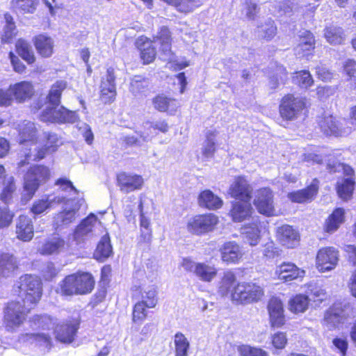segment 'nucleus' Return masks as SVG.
<instances>
[{
  "instance_id": "f257e3e1",
  "label": "nucleus",
  "mask_w": 356,
  "mask_h": 356,
  "mask_svg": "<svg viewBox=\"0 0 356 356\" xmlns=\"http://www.w3.org/2000/svg\"><path fill=\"white\" fill-rule=\"evenodd\" d=\"M92 275L86 272H77L66 276L60 283V293L63 296L86 295L94 289Z\"/></svg>"
},
{
  "instance_id": "f03ea898",
  "label": "nucleus",
  "mask_w": 356,
  "mask_h": 356,
  "mask_svg": "<svg viewBox=\"0 0 356 356\" xmlns=\"http://www.w3.org/2000/svg\"><path fill=\"white\" fill-rule=\"evenodd\" d=\"M14 290L17 293L18 299L33 307L42 296L41 281L36 276L25 275L19 277Z\"/></svg>"
},
{
  "instance_id": "7ed1b4c3",
  "label": "nucleus",
  "mask_w": 356,
  "mask_h": 356,
  "mask_svg": "<svg viewBox=\"0 0 356 356\" xmlns=\"http://www.w3.org/2000/svg\"><path fill=\"white\" fill-rule=\"evenodd\" d=\"M33 307L28 303L21 304L20 300H12L4 309V323L8 330L19 327L24 321L26 314Z\"/></svg>"
},
{
  "instance_id": "20e7f679",
  "label": "nucleus",
  "mask_w": 356,
  "mask_h": 356,
  "mask_svg": "<svg viewBox=\"0 0 356 356\" xmlns=\"http://www.w3.org/2000/svg\"><path fill=\"white\" fill-rule=\"evenodd\" d=\"M49 177V169L42 165L31 167L24 177V196L27 200L33 197L39 186Z\"/></svg>"
},
{
  "instance_id": "39448f33",
  "label": "nucleus",
  "mask_w": 356,
  "mask_h": 356,
  "mask_svg": "<svg viewBox=\"0 0 356 356\" xmlns=\"http://www.w3.org/2000/svg\"><path fill=\"white\" fill-rule=\"evenodd\" d=\"M64 197L65 200L62 202L64 203L63 209L57 213L54 219V226L56 229L69 225L76 219L83 201L82 199Z\"/></svg>"
},
{
  "instance_id": "423d86ee",
  "label": "nucleus",
  "mask_w": 356,
  "mask_h": 356,
  "mask_svg": "<svg viewBox=\"0 0 356 356\" xmlns=\"http://www.w3.org/2000/svg\"><path fill=\"white\" fill-rule=\"evenodd\" d=\"M355 316V312L350 305H346L341 308L335 305L325 313L323 324L327 329L332 330L345 323L349 318H354Z\"/></svg>"
},
{
  "instance_id": "0eeeda50",
  "label": "nucleus",
  "mask_w": 356,
  "mask_h": 356,
  "mask_svg": "<svg viewBox=\"0 0 356 356\" xmlns=\"http://www.w3.org/2000/svg\"><path fill=\"white\" fill-rule=\"evenodd\" d=\"M264 296L263 289L252 282L238 283L233 294V301L241 304H249L258 302Z\"/></svg>"
},
{
  "instance_id": "6e6552de",
  "label": "nucleus",
  "mask_w": 356,
  "mask_h": 356,
  "mask_svg": "<svg viewBox=\"0 0 356 356\" xmlns=\"http://www.w3.org/2000/svg\"><path fill=\"white\" fill-rule=\"evenodd\" d=\"M327 168L332 172L343 171V173L348 176L338 183L337 193L339 197L343 200L349 199L354 190L355 181L351 175L353 174V170L349 165H344L339 162L329 163Z\"/></svg>"
},
{
  "instance_id": "1a4fd4ad",
  "label": "nucleus",
  "mask_w": 356,
  "mask_h": 356,
  "mask_svg": "<svg viewBox=\"0 0 356 356\" xmlns=\"http://www.w3.org/2000/svg\"><path fill=\"white\" fill-rule=\"evenodd\" d=\"M43 122L57 123H75L79 116L75 111L67 110L63 106H46L40 114Z\"/></svg>"
},
{
  "instance_id": "9d476101",
  "label": "nucleus",
  "mask_w": 356,
  "mask_h": 356,
  "mask_svg": "<svg viewBox=\"0 0 356 356\" xmlns=\"http://www.w3.org/2000/svg\"><path fill=\"white\" fill-rule=\"evenodd\" d=\"M305 107L304 99L289 94L282 99L280 105V114L283 119L293 120L298 118Z\"/></svg>"
},
{
  "instance_id": "9b49d317",
  "label": "nucleus",
  "mask_w": 356,
  "mask_h": 356,
  "mask_svg": "<svg viewBox=\"0 0 356 356\" xmlns=\"http://www.w3.org/2000/svg\"><path fill=\"white\" fill-rule=\"evenodd\" d=\"M102 228V223L98 221L97 216L90 213L76 227L72 235L73 240L79 244L86 238L97 235L98 231H101Z\"/></svg>"
},
{
  "instance_id": "f8f14e48",
  "label": "nucleus",
  "mask_w": 356,
  "mask_h": 356,
  "mask_svg": "<svg viewBox=\"0 0 356 356\" xmlns=\"http://www.w3.org/2000/svg\"><path fill=\"white\" fill-rule=\"evenodd\" d=\"M46 143L40 147L37 145L36 151L32 152V149L29 152L24 151V156L26 159L37 160L42 159L48 154L56 152L58 147L62 145V141L57 134L54 133L45 134Z\"/></svg>"
},
{
  "instance_id": "ddd939ff",
  "label": "nucleus",
  "mask_w": 356,
  "mask_h": 356,
  "mask_svg": "<svg viewBox=\"0 0 356 356\" xmlns=\"http://www.w3.org/2000/svg\"><path fill=\"white\" fill-rule=\"evenodd\" d=\"M339 251L333 247L321 248L316 257V266L321 272L330 271L336 268L339 262Z\"/></svg>"
},
{
  "instance_id": "4468645a",
  "label": "nucleus",
  "mask_w": 356,
  "mask_h": 356,
  "mask_svg": "<svg viewBox=\"0 0 356 356\" xmlns=\"http://www.w3.org/2000/svg\"><path fill=\"white\" fill-rule=\"evenodd\" d=\"M218 222V218L212 214L198 215L190 219L187 223L188 230L200 234L211 231Z\"/></svg>"
},
{
  "instance_id": "2eb2a0df",
  "label": "nucleus",
  "mask_w": 356,
  "mask_h": 356,
  "mask_svg": "<svg viewBox=\"0 0 356 356\" xmlns=\"http://www.w3.org/2000/svg\"><path fill=\"white\" fill-rule=\"evenodd\" d=\"M254 204L257 211L264 215H275L273 191L269 188H262L256 192Z\"/></svg>"
},
{
  "instance_id": "dca6fc26",
  "label": "nucleus",
  "mask_w": 356,
  "mask_h": 356,
  "mask_svg": "<svg viewBox=\"0 0 356 356\" xmlns=\"http://www.w3.org/2000/svg\"><path fill=\"white\" fill-rule=\"evenodd\" d=\"M252 191L249 181L242 176L236 177L229 188L231 197L241 201H250Z\"/></svg>"
},
{
  "instance_id": "f3484780",
  "label": "nucleus",
  "mask_w": 356,
  "mask_h": 356,
  "mask_svg": "<svg viewBox=\"0 0 356 356\" xmlns=\"http://www.w3.org/2000/svg\"><path fill=\"white\" fill-rule=\"evenodd\" d=\"M268 312L270 325L280 327L285 323L284 305L282 300L277 297H272L268 303Z\"/></svg>"
},
{
  "instance_id": "a211bd4d",
  "label": "nucleus",
  "mask_w": 356,
  "mask_h": 356,
  "mask_svg": "<svg viewBox=\"0 0 356 356\" xmlns=\"http://www.w3.org/2000/svg\"><path fill=\"white\" fill-rule=\"evenodd\" d=\"M79 325V321L75 319L57 324L54 328L56 339L64 343H71L74 339Z\"/></svg>"
},
{
  "instance_id": "6ab92c4d",
  "label": "nucleus",
  "mask_w": 356,
  "mask_h": 356,
  "mask_svg": "<svg viewBox=\"0 0 356 356\" xmlns=\"http://www.w3.org/2000/svg\"><path fill=\"white\" fill-rule=\"evenodd\" d=\"M275 274L280 280L290 282L302 278L305 276V271L293 263L283 262L276 267Z\"/></svg>"
},
{
  "instance_id": "aec40b11",
  "label": "nucleus",
  "mask_w": 356,
  "mask_h": 356,
  "mask_svg": "<svg viewBox=\"0 0 356 356\" xmlns=\"http://www.w3.org/2000/svg\"><path fill=\"white\" fill-rule=\"evenodd\" d=\"M38 129L35 124L31 121H24L19 124V140L20 144L29 143L32 152L36 151L37 144L35 143L38 136Z\"/></svg>"
},
{
  "instance_id": "412c9836",
  "label": "nucleus",
  "mask_w": 356,
  "mask_h": 356,
  "mask_svg": "<svg viewBox=\"0 0 356 356\" xmlns=\"http://www.w3.org/2000/svg\"><path fill=\"white\" fill-rule=\"evenodd\" d=\"M321 131L327 136H342L348 134L351 129H345L342 124L332 115L324 116L318 121Z\"/></svg>"
},
{
  "instance_id": "4be33fe9",
  "label": "nucleus",
  "mask_w": 356,
  "mask_h": 356,
  "mask_svg": "<svg viewBox=\"0 0 356 356\" xmlns=\"http://www.w3.org/2000/svg\"><path fill=\"white\" fill-rule=\"evenodd\" d=\"M152 42L159 45V49L163 55V59L170 62L172 61L174 56L171 51V33L167 27H161L157 34L154 36Z\"/></svg>"
},
{
  "instance_id": "5701e85b",
  "label": "nucleus",
  "mask_w": 356,
  "mask_h": 356,
  "mask_svg": "<svg viewBox=\"0 0 356 356\" xmlns=\"http://www.w3.org/2000/svg\"><path fill=\"white\" fill-rule=\"evenodd\" d=\"M276 236L279 242L289 248H293L299 243L298 232L289 225H284L277 228Z\"/></svg>"
},
{
  "instance_id": "b1692460",
  "label": "nucleus",
  "mask_w": 356,
  "mask_h": 356,
  "mask_svg": "<svg viewBox=\"0 0 356 356\" xmlns=\"http://www.w3.org/2000/svg\"><path fill=\"white\" fill-rule=\"evenodd\" d=\"M318 191V181L314 179L311 184L305 189L299 190L288 194L289 199L296 203L312 202Z\"/></svg>"
},
{
  "instance_id": "393cba45",
  "label": "nucleus",
  "mask_w": 356,
  "mask_h": 356,
  "mask_svg": "<svg viewBox=\"0 0 356 356\" xmlns=\"http://www.w3.org/2000/svg\"><path fill=\"white\" fill-rule=\"evenodd\" d=\"M9 92L17 102H24L29 99L34 94V88L30 81H21L13 85H10L8 89Z\"/></svg>"
},
{
  "instance_id": "a878e982",
  "label": "nucleus",
  "mask_w": 356,
  "mask_h": 356,
  "mask_svg": "<svg viewBox=\"0 0 356 356\" xmlns=\"http://www.w3.org/2000/svg\"><path fill=\"white\" fill-rule=\"evenodd\" d=\"M236 275L230 271L223 273L218 283V293L223 297H229L233 300V294L238 286Z\"/></svg>"
},
{
  "instance_id": "bb28decb",
  "label": "nucleus",
  "mask_w": 356,
  "mask_h": 356,
  "mask_svg": "<svg viewBox=\"0 0 356 356\" xmlns=\"http://www.w3.org/2000/svg\"><path fill=\"white\" fill-rule=\"evenodd\" d=\"M221 259L227 264H236L243 257V252L236 243L229 241L225 243L220 249Z\"/></svg>"
},
{
  "instance_id": "cd10ccee",
  "label": "nucleus",
  "mask_w": 356,
  "mask_h": 356,
  "mask_svg": "<svg viewBox=\"0 0 356 356\" xmlns=\"http://www.w3.org/2000/svg\"><path fill=\"white\" fill-rule=\"evenodd\" d=\"M115 79L114 70L113 68H108L101 84V96L105 102L113 101L115 97L116 90Z\"/></svg>"
},
{
  "instance_id": "c85d7f7f",
  "label": "nucleus",
  "mask_w": 356,
  "mask_h": 356,
  "mask_svg": "<svg viewBox=\"0 0 356 356\" xmlns=\"http://www.w3.org/2000/svg\"><path fill=\"white\" fill-rule=\"evenodd\" d=\"M120 190L126 193L140 189L143 184V179L137 175L121 173L118 176Z\"/></svg>"
},
{
  "instance_id": "c756f323",
  "label": "nucleus",
  "mask_w": 356,
  "mask_h": 356,
  "mask_svg": "<svg viewBox=\"0 0 356 356\" xmlns=\"http://www.w3.org/2000/svg\"><path fill=\"white\" fill-rule=\"evenodd\" d=\"M18 269V261L12 254L0 253V276L3 277H13Z\"/></svg>"
},
{
  "instance_id": "7c9ffc66",
  "label": "nucleus",
  "mask_w": 356,
  "mask_h": 356,
  "mask_svg": "<svg viewBox=\"0 0 356 356\" xmlns=\"http://www.w3.org/2000/svg\"><path fill=\"white\" fill-rule=\"evenodd\" d=\"M252 213V207L250 201H235L232 203L229 214L234 222H242Z\"/></svg>"
},
{
  "instance_id": "2f4dec72",
  "label": "nucleus",
  "mask_w": 356,
  "mask_h": 356,
  "mask_svg": "<svg viewBox=\"0 0 356 356\" xmlns=\"http://www.w3.org/2000/svg\"><path fill=\"white\" fill-rule=\"evenodd\" d=\"M17 237L23 241H29L33 236L32 220L26 216H20L16 222Z\"/></svg>"
},
{
  "instance_id": "473e14b6",
  "label": "nucleus",
  "mask_w": 356,
  "mask_h": 356,
  "mask_svg": "<svg viewBox=\"0 0 356 356\" xmlns=\"http://www.w3.org/2000/svg\"><path fill=\"white\" fill-rule=\"evenodd\" d=\"M65 200L64 196H50L46 199L38 200L34 202L31 207V211L35 214H42L48 209L54 208L56 205L61 204Z\"/></svg>"
},
{
  "instance_id": "72a5a7b5",
  "label": "nucleus",
  "mask_w": 356,
  "mask_h": 356,
  "mask_svg": "<svg viewBox=\"0 0 356 356\" xmlns=\"http://www.w3.org/2000/svg\"><path fill=\"white\" fill-rule=\"evenodd\" d=\"M154 108L159 112L175 113L179 106V102L163 95H159L152 99Z\"/></svg>"
},
{
  "instance_id": "f704fd0d",
  "label": "nucleus",
  "mask_w": 356,
  "mask_h": 356,
  "mask_svg": "<svg viewBox=\"0 0 356 356\" xmlns=\"http://www.w3.org/2000/svg\"><path fill=\"white\" fill-rule=\"evenodd\" d=\"M65 241L63 238L54 236L46 240L39 248V252L43 255L59 254L65 248Z\"/></svg>"
},
{
  "instance_id": "c9c22d12",
  "label": "nucleus",
  "mask_w": 356,
  "mask_h": 356,
  "mask_svg": "<svg viewBox=\"0 0 356 356\" xmlns=\"http://www.w3.org/2000/svg\"><path fill=\"white\" fill-rule=\"evenodd\" d=\"M260 223L257 220H254L250 225H245L242 228L244 241L251 246L257 245L260 241Z\"/></svg>"
},
{
  "instance_id": "e433bc0d",
  "label": "nucleus",
  "mask_w": 356,
  "mask_h": 356,
  "mask_svg": "<svg viewBox=\"0 0 356 356\" xmlns=\"http://www.w3.org/2000/svg\"><path fill=\"white\" fill-rule=\"evenodd\" d=\"M314 48V39L312 33L305 31L300 36V40L295 48L296 54L299 56L309 55Z\"/></svg>"
},
{
  "instance_id": "4c0bfd02",
  "label": "nucleus",
  "mask_w": 356,
  "mask_h": 356,
  "mask_svg": "<svg viewBox=\"0 0 356 356\" xmlns=\"http://www.w3.org/2000/svg\"><path fill=\"white\" fill-rule=\"evenodd\" d=\"M35 47L40 55L48 58L53 54V40L47 35H39L34 39Z\"/></svg>"
},
{
  "instance_id": "58836bf2",
  "label": "nucleus",
  "mask_w": 356,
  "mask_h": 356,
  "mask_svg": "<svg viewBox=\"0 0 356 356\" xmlns=\"http://www.w3.org/2000/svg\"><path fill=\"white\" fill-rule=\"evenodd\" d=\"M201 207L209 209H217L222 206L223 201L209 190L202 191L198 197Z\"/></svg>"
},
{
  "instance_id": "ea45409f",
  "label": "nucleus",
  "mask_w": 356,
  "mask_h": 356,
  "mask_svg": "<svg viewBox=\"0 0 356 356\" xmlns=\"http://www.w3.org/2000/svg\"><path fill=\"white\" fill-rule=\"evenodd\" d=\"M344 213L343 209H336L326 220L324 225L325 231L330 234L337 231L344 221Z\"/></svg>"
},
{
  "instance_id": "a19ab883",
  "label": "nucleus",
  "mask_w": 356,
  "mask_h": 356,
  "mask_svg": "<svg viewBox=\"0 0 356 356\" xmlns=\"http://www.w3.org/2000/svg\"><path fill=\"white\" fill-rule=\"evenodd\" d=\"M217 272V269L214 266L205 263H197L195 275L201 281L210 282L216 277Z\"/></svg>"
},
{
  "instance_id": "79ce46f5",
  "label": "nucleus",
  "mask_w": 356,
  "mask_h": 356,
  "mask_svg": "<svg viewBox=\"0 0 356 356\" xmlns=\"http://www.w3.org/2000/svg\"><path fill=\"white\" fill-rule=\"evenodd\" d=\"M309 296L304 294H297L289 301V310L295 314L304 313L309 307Z\"/></svg>"
},
{
  "instance_id": "37998d69",
  "label": "nucleus",
  "mask_w": 356,
  "mask_h": 356,
  "mask_svg": "<svg viewBox=\"0 0 356 356\" xmlns=\"http://www.w3.org/2000/svg\"><path fill=\"white\" fill-rule=\"evenodd\" d=\"M113 253V248L111 245L110 237L108 234L104 235L95 252V258L99 261H104L109 257Z\"/></svg>"
},
{
  "instance_id": "c03bdc74",
  "label": "nucleus",
  "mask_w": 356,
  "mask_h": 356,
  "mask_svg": "<svg viewBox=\"0 0 356 356\" xmlns=\"http://www.w3.org/2000/svg\"><path fill=\"white\" fill-rule=\"evenodd\" d=\"M66 86V82L63 81H58L52 85L47 97V106H59L60 96Z\"/></svg>"
},
{
  "instance_id": "a18cd8bd",
  "label": "nucleus",
  "mask_w": 356,
  "mask_h": 356,
  "mask_svg": "<svg viewBox=\"0 0 356 356\" xmlns=\"http://www.w3.org/2000/svg\"><path fill=\"white\" fill-rule=\"evenodd\" d=\"M147 308H154L157 304V288L155 285L144 286L141 290V300Z\"/></svg>"
},
{
  "instance_id": "49530a36",
  "label": "nucleus",
  "mask_w": 356,
  "mask_h": 356,
  "mask_svg": "<svg viewBox=\"0 0 356 356\" xmlns=\"http://www.w3.org/2000/svg\"><path fill=\"white\" fill-rule=\"evenodd\" d=\"M257 33L259 38L267 41L270 40L277 33V27L274 21L268 19L257 26Z\"/></svg>"
},
{
  "instance_id": "de8ad7c7",
  "label": "nucleus",
  "mask_w": 356,
  "mask_h": 356,
  "mask_svg": "<svg viewBox=\"0 0 356 356\" xmlns=\"http://www.w3.org/2000/svg\"><path fill=\"white\" fill-rule=\"evenodd\" d=\"M15 47L17 54L22 59L29 64L35 62V57L29 42L23 39H19L16 42Z\"/></svg>"
},
{
  "instance_id": "09e8293b",
  "label": "nucleus",
  "mask_w": 356,
  "mask_h": 356,
  "mask_svg": "<svg viewBox=\"0 0 356 356\" xmlns=\"http://www.w3.org/2000/svg\"><path fill=\"white\" fill-rule=\"evenodd\" d=\"M137 44L140 47V57L143 63L148 64L152 62L156 56V51L151 43L146 38H140L137 41Z\"/></svg>"
},
{
  "instance_id": "8fccbe9b",
  "label": "nucleus",
  "mask_w": 356,
  "mask_h": 356,
  "mask_svg": "<svg viewBox=\"0 0 356 356\" xmlns=\"http://www.w3.org/2000/svg\"><path fill=\"white\" fill-rule=\"evenodd\" d=\"M175 353L176 356H188L190 342L181 332H177L174 336Z\"/></svg>"
},
{
  "instance_id": "3c124183",
  "label": "nucleus",
  "mask_w": 356,
  "mask_h": 356,
  "mask_svg": "<svg viewBox=\"0 0 356 356\" xmlns=\"http://www.w3.org/2000/svg\"><path fill=\"white\" fill-rule=\"evenodd\" d=\"M26 337L27 341L35 343L44 352L49 350L51 346V339L47 334H26Z\"/></svg>"
},
{
  "instance_id": "603ef678",
  "label": "nucleus",
  "mask_w": 356,
  "mask_h": 356,
  "mask_svg": "<svg viewBox=\"0 0 356 356\" xmlns=\"http://www.w3.org/2000/svg\"><path fill=\"white\" fill-rule=\"evenodd\" d=\"M325 38L331 44H340L344 40L343 31L341 27L330 26L325 29Z\"/></svg>"
},
{
  "instance_id": "864d4df0",
  "label": "nucleus",
  "mask_w": 356,
  "mask_h": 356,
  "mask_svg": "<svg viewBox=\"0 0 356 356\" xmlns=\"http://www.w3.org/2000/svg\"><path fill=\"white\" fill-rule=\"evenodd\" d=\"M216 130H209L206 134V140L202 147V154L207 158L211 157L216 151Z\"/></svg>"
},
{
  "instance_id": "5fc2aeb1",
  "label": "nucleus",
  "mask_w": 356,
  "mask_h": 356,
  "mask_svg": "<svg viewBox=\"0 0 356 356\" xmlns=\"http://www.w3.org/2000/svg\"><path fill=\"white\" fill-rule=\"evenodd\" d=\"M293 81L302 88H308L314 83L312 76L307 70H301L296 72L293 76Z\"/></svg>"
},
{
  "instance_id": "6e6d98bb",
  "label": "nucleus",
  "mask_w": 356,
  "mask_h": 356,
  "mask_svg": "<svg viewBox=\"0 0 356 356\" xmlns=\"http://www.w3.org/2000/svg\"><path fill=\"white\" fill-rule=\"evenodd\" d=\"M343 72L348 76L347 81L349 82L350 88H356V61L348 60L343 65Z\"/></svg>"
},
{
  "instance_id": "4d7b16f0",
  "label": "nucleus",
  "mask_w": 356,
  "mask_h": 356,
  "mask_svg": "<svg viewBox=\"0 0 356 356\" xmlns=\"http://www.w3.org/2000/svg\"><path fill=\"white\" fill-rule=\"evenodd\" d=\"M38 0H13V7L22 13H33Z\"/></svg>"
},
{
  "instance_id": "13d9d810",
  "label": "nucleus",
  "mask_w": 356,
  "mask_h": 356,
  "mask_svg": "<svg viewBox=\"0 0 356 356\" xmlns=\"http://www.w3.org/2000/svg\"><path fill=\"white\" fill-rule=\"evenodd\" d=\"M149 86V81L139 76H134L130 83V91L137 95L145 91Z\"/></svg>"
},
{
  "instance_id": "bf43d9fd",
  "label": "nucleus",
  "mask_w": 356,
  "mask_h": 356,
  "mask_svg": "<svg viewBox=\"0 0 356 356\" xmlns=\"http://www.w3.org/2000/svg\"><path fill=\"white\" fill-rule=\"evenodd\" d=\"M238 350L241 356H269L268 353L261 348H253L246 345L238 346Z\"/></svg>"
},
{
  "instance_id": "052dcab7",
  "label": "nucleus",
  "mask_w": 356,
  "mask_h": 356,
  "mask_svg": "<svg viewBox=\"0 0 356 356\" xmlns=\"http://www.w3.org/2000/svg\"><path fill=\"white\" fill-rule=\"evenodd\" d=\"M146 305L138 302L134 307L133 321L134 322L143 321L147 316Z\"/></svg>"
},
{
  "instance_id": "680f3d73",
  "label": "nucleus",
  "mask_w": 356,
  "mask_h": 356,
  "mask_svg": "<svg viewBox=\"0 0 356 356\" xmlns=\"http://www.w3.org/2000/svg\"><path fill=\"white\" fill-rule=\"evenodd\" d=\"M56 184L59 186L61 191L69 193L70 196L78 194L77 189L73 186L72 183L66 178L58 179Z\"/></svg>"
},
{
  "instance_id": "e2e57ef3",
  "label": "nucleus",
  "mask_w": 356,
  "mask_h": 356,
  "mask_svg": "<svg viewBox=\"0 0 356 356\" xmlns=\"http://www.w3.org/2000/svg\"><path fill=\"white\" fill-rule=\"evenodd\" d=\"M272 344L277 349H283L287 343L286 335L284 332H277L272 335Z\"/></svg>"
},
{
  "instance_id": "0e129e2a",
  "label": "nucleus",
  "mask_w": 356,
  "mask_h": 356,
  "mask_svg": "<svg viewBox=\"0 0 356 356\" xmlns=\"http://www.w3.org/2000/svg\"><path fill=\"white\" fill-rule=\"evenodd\" d=\"M175 7L181 13H189L196 7L195 0H177Z\"/></svg>"
},
{
  "instance_id": "69168bd1",
  "label": "nucleus",
  "mask_w": 356,
  "mask_h": 356,
  "mask_svg": "<svg viewBox=\"0 0 356 356\" xmlns=\"http://www.w3.org/2000/svg\"><path fill=\"white\" fill-rule=\"evenodd\" d=\"M263 254L267 259H273L280 255V251L273 241L267 242L263 249Z\"/></svg>"
},
{
  "instance_id": "338daca9",
  "label": "nucleus",
  "mask_w": 356,
  "mask_h": 356,
  "mask_svg": "<svg viewBox=\"0 0 356 356\" xmlns=\"http://www.w3.org/2000/svg\"><path fill=\"white\" fill-rule=\"evenodd\" d=\"M15 188L13 178L10 177L7 181L6 185L3 188V192L1 195V199L5 202H7L11 197L12 193L15 191Z\"/></svg>"
},
{
  "instance_id": "774afa93",
  "label": "nucleus",
  "mask_w": 356,
  "mask_h": 356,
  "mask_svg": "<svg viewBox=\"0 0 356 356\" xmlns=\"http://www.w3.org/2000/svg\"><path fill=\"white\" fill-rule=\"evenodd\" d=\"M243 12L247 18L254 19L258 12L257 5L250 0L247 1L245 3Z\"/></svg>"
}]
</instances>
